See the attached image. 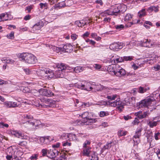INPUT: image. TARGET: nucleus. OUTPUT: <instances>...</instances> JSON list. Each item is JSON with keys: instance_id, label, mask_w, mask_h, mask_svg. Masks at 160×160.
<instances>
[{"instance_id": "61", "label": "nucleus", "mask_w": 160, "mask_h": 160, "mask_svg": "<svg viewBox=\"0 0 160 160\" xmlns=\"http://www.w3.org/2000/svg\"><path fill=\"white\" fill-rule=\"evenodd\" d=\"M106 11L107 13L108 14V15H113V13H112V8Z\"/></svg>"}, {"instance_id": "33", "label": "nucleus", "mask_w": 160, "mask_h": 160, "mask_svg": "<svg viewBox=\"0 0 160 160\" xmlns=\"http://www.w3.org/2000/svg\"><path fill=\"white\" fill-rule=\"evenodd\" d=\"M146 15L145 10L144 9H142L138 12V16L140 18H141Z\"/></svg>"}, {"instance_id": "57", "label": "nucleus", "mask_w": 160, "mask_h": 160, "mask_svg": "<svg viewBox=\"0 0 160 160\" xmlns=\"http://www.w3.org/2000/svg\"><path fill=\"white\" fill-rule=\"evenodd\" d=\"M93 67L96 69L99 70L101 68L102 66L99 64H94Z\"/></svg>"}, {"instance_id": "63", "label": "nucleus", "mask_w": 160, "mask_h": 160, "mask_svg": "<svg viewBox=\"0 0 160 160\" xmlns=\"http://www.w3.org/2000/svg\"><path fill=\"white\" fill-rule=\"evenodd\" d=\"M90 34V33L88 32H86L85 33H84L82 35V37L83 38H85V37H88Z\"/></svg>"}, {"instance_id": "49", "label": "nucleus", "mask_w": 160, "mask_h": 160, "mask_svg": "<svg viewBox=\"0 0 160 160\" xmlns=\"http://www.w3.org/2000/svg\"><path fill=\"white\" fill-rule=\"evenodd\" d=\"M78 37V35L75 33H72L71 36V38L73 41L77 39Z\"/></svg>"}, {"instance_id": "48", "label": "nucleus", "mask_w": 160, "mask_h": 160, "mask_svg": "<svg viewBox=\"0 0 160 160\" xmlns=\"http://www.w3.org/2000/svg\"><path fill=\"white\" fill-rule=\"evenodd\" d=\"M4 60L6 62V63L9 64H13L14 62V61L11 59L7 58Z\"/></svg>"}, {"instance_id": "21", "label": "nucleus", "mask_w": 160, "mask_h": 160, "mask_svg": "<svg viewBox=\"0 0 160 160\" xmlns=\"http://www.w3.org/2000/svg\"><path fill=\"white\" fill-rule=\"evenodd\" d=\"M112 143V142H107V144L103 146L101 152L102 153L106 149H109L112 146L111 144Z\"/></svg>"}, {"instance_id": "12", "label": "nucleus", "mask_w": 160, "mask_h": 160, "mask_svg": "<svg viewBox=\"0 0 160 160\" xmlns=\"http://www.w3.org/2000/svg\"><path fill=\"white\" fill-rule=\"evenodd\" d=\"M42 22L39 21L34 25L32 27L33 32L36 33L37 31L39 30L43 27Z\"/></svg>"}, {"instance_id": "24", "label": "nucleus", "mask_w": 160, "mask_h": 160, "mask_svg": "<svg viewBox=\"0 0 160 160\" xmlns=\"http://www.w3.org/2000/svg\"><path fill=\"white\" fill-rule=\"evenodd\" d=\"M159 121V120L157 121H149L148 123L147 124L150 128H153L157 125V123Z\"/></svg>"}, {"instance_id": "62", "label": "nucleus", "mask_w": 160, "mask_h": 160, "mask_svg": "<svg viewBox=\"0 0 160 160\" xmlns=\"http://www.w3.org/2000/svg\"><path fill=\"white\" fill-rule=\"evenodd\" d=\"M58 0H48L49 2L50 5H52L57 2Z\"/></svg>"}, {"instance_id": "29", "label": "nucleus", "mask_w": 160, "mask_h": 160, "mask_svg": "<svg viewBox=\"0 0 160 160\" xmlns=\"http://www.w3.org/2000/svg\"><path fill=\"white\" fill-rule=\"evenodd\" d=\"M79 116H81V117L82 118L86 119L87 120L89 118H90L89 116V113L88 112H85L82 113L81 115L80 114Z\"/></svg>"}, {"instance_id": "35", "label": "nucleus", "mask_w": 160, "mask_h": 160, "mask_svg": "<svg viewBox=\"0 0 160 160\" xmlns=\"http://www.w3.org/2000/svg\"><path fill=\"white\" fill-rule=\"evenodd\" d=\"M96 119L92 118H89L86 122H85V123H86V124H91V123L95 122H96Z\"/></svg>"}, {"instance_id": "43", "label": "nucleus", "mask_w": 160, "mask_h": 160, "mask_svg": "<svg viewBox=\"0 0 160 160\" xmlns=\"http://www.w3.org/2000/svg\"><path fill=\"white\" fill-rule=\"evenodd\" d=\"M27 142L25 141H23L22 142H20L18 143V145L19 146L23 147H26L27 146Z\"/></svg>"}, {"instance_id": "34", "label": "nucleus", "mask_w": 160, "mask_h": 160, "mask_svg": "<svg viewBox=\"0 0 160 160\" xmlns=\"http://www.w3.org/2000/svg\"><path fill=\"white\" fill-rule=\"evenodd\" d=\"M83 70V68L80 66H78L75 67L74 69V71L76 73H79L82 71Z\"/></svg>"}, {"instance_id": "55", "label": "nucleus", "mask_w": 160, "mask_h": 160, "mask_svg": "<svg viewBox=\"0 0 160 160\" xmlns=\"http://www.w3.org/2000/svg\"><path fill=\"white\" fill-rule=\"evenodd\" d=\"M76 123L78 125H83L84 123H86L85 122H83L81 120H77L76 121Z\"/></svg>"}, {"instance_id": "58", "label": "nucleus", "mask_w": 160, "mask_h": 160, "mask_svg": "<svg viewBox=\"0 0 160 160\" xmlns=\"http://www.w3.org/2000/svg\"><path fill=\"white\" fill-rule=\"evenodd\" d=\"M5 13H3L0 14V22L2 21H5L3 19H4V17H5Z\"/></svg>"}, {"instance_id": "15", "label": "nucleus", "mask_w": 160, "mask_h": 160, "mask_svg": "<svg viewBox=\"0 0 160 160\" xmlns=\"http://www.w3.org/2000/svg\"><path fill=\"white\" fill-rule=\"evenodd\" d=\"M63 49L65 52H70L72 50V46L70 44H67L63 46Z\"/></svg>"}, {"instance_id": "10", "label": "nucleus", "mask_w": 160, "mask_h": 160, "mask_svg": "<svg viewBox=\"0 0 160 160\" xmlns=\"http://www.w3.org/2000/svg\"><path fill=\"white\" fill-rule=\"evenodd\" d=\"M43 72V76L45 77L46 79L52 78L54 77V72L53 71L50 69H46Z\"/></svg>"}, {"instance_id": "52", "label": "nucleus", "mask_w": 160, "mask_h": 160, "mask_svg": "<svg viewBox=\"0 0 160 160\" xmlns=\"http://www.w3.org/2000/svg\"><path fill=\"white\" fill-rule=\"evenodd\" d=\"M47 156L50 157V158H53L55 156V154L52 151H50L48 153Z\"/></svg>"}, {"instance_id": "31", "label": "nucleus", "mask_w": 160, "mask_h": 160, "mask_svg": "<svg viewBox=\"0 0 160 160\" xmlns=\"http://www.w3.org/2000/svg\"><path fill=\"white\" fill-rule=\"evenodd\" d=\"M6 16L3 19L4 20L7 21L11 20L13 18V17L10 12L6 13H5Z\"/></svg>"}, {"instance_id": "3", "label": "nucleus", "mask_w": 160, "mask_h": 160, "mask_svg": "<svg viewBox=\"0 0 160 160\" xmlns=\"http://www.w3.org/2000/svg\"><path fill=\"white\" fill-rule=\"evenodd\" d=\"M58 70L54 72V76L56 78H62L64 77V71L67 68L66 65L63 63L58 64L57 65Z\"/></svg>"}, {"instance_id": "50", "label": "nucleus", "mask_w": 160, "mask_h": 160, "mask_svg": "<svg viewBox=\"0 0 160 160\" xmlns=\"http://www.w3.org/2000/svg\"><path fill=\"white\" fill-rule=\"evenodd\" d=\"M46 139V140L47 141V142H48V144L49 142L53 140H54V138H51V137L49 136H47L46 137H45Z\"/></svg>"}, {"instance_id": "2", "label": "nucleus", "mask_w": 160, "mask_h": 160, "mask_svg": "<svg viewBox=\"0 0 160 160\" xmlns=\"http://www.w3.org/2000/svg\"><path fill=\"white\" fill-rule=\"evenodd\" d=\"M117 97L118 95L116 94L111 95L109 93H108L104 96L105 98H107L109 100L108 102L109 105L112 107H115L117 106H120L121 104V102L120 98H117L114 101L111 102L112 101L115 100Z\"/></svg>"}, {"instance_id": "6", "label": "nucleus", "mask_w": 160, "mask_h": 160, "mask_svg": "<svg viewBox=\"0 0 160 160\" xmlns=\"http://www.w3.org/2000/svg\"><path fill=\"white\" fill-rule=\"evenodd\" d=\"M142 130V129H139L138 131L136 132L135 134L133 136V140L134 142L133 145L134 146H137L140 142L139 137L141 135V132Z\"/></svg>"}, {"instance_id": "32", "label": "nucleus", "mask_w": 160, "mask_h": 160, "mask_svg": "<svg viewBox=\"0 0 160 160\" xmlns=\"http://www.w3.org/2000/svg\"><path fill=\"white\" fill-rule=\"evenodd\" d=\"M117 55H113L110 59L108 60V62L113 64H115V59L116 58Z\"/></svg>"}, {"instance_id": "56", "label": "nucleus", "mask_w": 160, "mask_h": 160, "mask_svg": "<svg viewBox=\"0 0 160 160\" xmlns=\"http://www.w3.org/2000/svg\"><path fill=\"white\" fill-rule=\"evenodd\" d=\"M48 150L47 149H43L42 150V156H45L47 155L48 153Z\"/></svg>"}, {"instance_id": "64", "label": "nucleus", "mask_w": 160, "mask_h": 160, "mask_svg": "<svg viewBox=\"0 0 160 160\" xmlns=\"http://www.w3.org/2000/svg\"><path fill=\"white\" fill-rule=\"evenodd\" d=\"M153 68L156 71H158L159 70H160V65H158L155 66L153 67Z\"/></svg>"}, {"instance_id": "28", "label": "nucleus", "mask_w": 160, "mask_h": 160, "mask_svg": "<svg viewBox=\"0 0 160 160\" xmlns=\"http://www.w3.org/2000/svg\"><path fill=\"white\" fill-rule=\"evenodd\" d=\"M149 88L148 87L144 88L140 87L139 88L138 92L140 93H143L149 90Z\"/></svg>"}, {"instance_id": "47", "label": "nucleus", "mask_w": 160, "mask_h": 160, "mask_svg": "<svg viewBox=\"0 0 160 160\" xmlns=\"http://www.w3.org/2000/svg\"><path fill=\"white\" fill-rule=\"evenodd\" d=\"M39 5L41 9H42L43 8H45L46 9H47L48 4L46 2L45 3H41L39 4Z\"/></svg>"}, {"instance_id": "1", "label": "nucleus", "mask_w": 160, "mask_h": 160, "mask_svg": "<svg viewBox=\"0 0 160 160\" xmlns=\"http://www.w3.org/2000/svg\"><path fill=\"white\" fill-rule=\"evenodd\" d=\"M18 57L26 63L30 64H34L37 61L36 57L31 53H23L18 55Z\"/></svg>"}, {"instance_id": "17", "label": "nucleus", "mask_w": 160, "mask_h": 160, "mask_svg": "<svg viewBox=\"0 0 160 160\" xmlns=\"http://www.w3.org/2000/svg\"><path fill=\"white\" fill-rule=\"evenodd\" d=\"M91 147L83 148L82 155L84 156H89L91 152Z\"/></svg>"}, {"instance_id": "41", "label": "nucleus", "mask_w": 160, "mask_h": 160, "mask_svg": "<svg viewBox=\"0 0 160 160\" xmlns=\"http://www.w3.org/2000/svg\"><path fill=\"white\" fill-rule=\"evenodd\" d=\"M91 144V142L89 140H86V141L83 144V148H88L90 147L89 146Z\"/></svg>"}, {"instance_id": "19", "label": "nucleus", "mask_w": 160, "mask_h": 160, "mask_svg": "<svg viewBox=\"0 0 160 160\" xmlns=\"http://www.w3.org/2000/svg\"><path fill=\"white\" fill-rule=\"evenodd\" d=\"M89 156V159L90 160H99V157H98V154L95 152L91 153Z\"/></svg>"}, {"instance_id": "14", "label": "nucleus", "mask_w": 160, "mask_h": 160, "mask_svg": "<svg viewBox=\"0 0 160 160\" xmlns=\"http://www.w3.org/2000/svg\"><path fill=\"white\" fill-rule=\"evenodd\" d=\"M141 44L142 46L148 48H151L152 46V44L151 43V40L148 39H145L143 41H141Z\"/></svg>"}, {"instance_id": "22", "label": "nucleus", "mask_w": 160, "mask_h": 160, "mask_svg": "<svg viewBox=\"0 0 160 160\" xmlns=\"http://www.w3.org/2000/svg\"><path fill=\"white\" fill-rule=\"evenodd\" d=\"M19 149H20V148L17 146V149L15 150L14 157H20L23 154V152L20 150H19Z\"/></svg>"}, {"instance_id": "45", "label": "nucleus", "mask_w": 160, "mask_h": 160, "mask_svg": "<svg viewBox=\"0 0 160 160\" xmlns=\"http://www.w3.org/2000/svg\"><path fill=\"white\" fill-rule=\"evenodd\" d=\"M130 14H127L125 18V21L126 22V23L127 22V23H130Z\"/></svg>"}, {"instance_id": "53", "label": "nucleus", "mask_w": 160, "mask_h": 160, "mask_svg": "<svg viewBox=\"0 0 160 160\" xmlns=\"http://www.w3.org/2000/svg\"><path fill=\"white\" fill-rule=\"evenodd\" d=\"M7 36L9 39H12L14 38V32H11L10 33L7 34Z\"/></svg>"}, {"instance_id": "44", "label": "nucleus", "mask_w": 160, "mask_h": 160, "mask_svg": "<svg viewBox=\"0 0 160 160\" xmlns=\"http://www.w3.org/2000/svg\"><path fill=\"white\" fill-rule=\"evenodd\" d=\"M3 106L7 108H11L10 101H6L3 103Z\"/></svg>"}, {"instance_id": "37", "label": "nucleus", "mask_w": 160, "mask_h": 160, "mask_svg": "<svg viewBox=\"0 0 160 160\" xmlns=\"http://www.w3.org/2000/svg\"><path fill=\"white\" fill-rule=\"evenodd\" d=\"M158 7L153 6L149 8L148 9V10H150L151 11H154L155 12H156L158 11Z\"/></svg>"}, {"instance_id": "39", "label": "nucleus", "mask_w": 160, "mask_h": 160, "mask_svg": "<svg viewBox=\"0 0 160 160\" xmlns=\"http://www.w3.org/2000/svg\"><path fill=\"white\" fill-rule=\"evenodd\" d=\"M115 64L118 63L120 62H123V59L122 58L118 56H117L116 58L115 59Z\"/></svg>"}, {"instance_id": "13", "label": "nucleus", "mask_w": 160, "mask_h": 160, "mask_svg": "<svg viewBox=\"0 0 160 160\" xmlns=\"http://www.w3.org/2000/svg\"><path fill=\"white\" fill-rule=\"evenodd\" d=\"M17 149V146H13L8 148L6 151V154H10L13 155L14 157L15 150Z\"/></svg>"}, {"instance_id": "40", "label": "nucleus", "mask_w": 160, "mask_h": 160, "mask_svg": "<svg viewBox=\"0 0 160 160\" xmlns=\"http://www.w3.org/2000/svg\"><path fill=\"white\" fill-rule=\"evenodd\" d=\"M109 113L108 112L101 111L99 113V116L100 117H103L109 115Z\"/></svg>"}, {"instance_id": "23", "label": "nucleus", "mask_w": 160, "mask_h": 160, "mask_svg": "<svg viewBox=\"0 0 160 160\" xmlns=\"http://www.w3.org/2000/svg\"><path fill=\"white\" fill-rule=\"evenodd\" d=\"M10 102L11 108H14L20 107V106L21 105V103L18 101H17L15 102L10 101Z\"/></svg>"}, {"instance_id": "46", "label": "nucleus", "mask_w": 160, "mask_h": 160, "mask_svg": "<svg viewBox=\"0 0 160 160\" xmlns=\"http://www.w3.org/2000/svg\"><path fill=\"white\" fill-rule=\"evenodd\" d=\"M155 153H156L158 158L160 159V148H156L155 150Z\"/></svg>"}, {"instance_id": "8", "label": "nucleus", "mask_w": 160, "mask_h": 160, "mask_svg": "<svg viewBox=\"0 0 160 160\" xmlns=\"http://www.w3.org/2000/svg\"><path fill=\"white\" fill-rule=\"evenodd\" d=\"M90 89H92V90L93 89L95 91H101L102 90H108L109 89L106 87L101 85L100 84H93L92 87H90Z\"/></svg>"}, {"instance_id": "36", "label": "nucleus", "mask_w": 160, "mask_h": 160, "mask_svg": "<svg viewBox=\"0 0 160 160\" xmlns=\"http://www.w3.org/2000/svg\"><path fill=\"white\" fill-rule=\"evenodd\" d=\"M90 83L88 82H85V90L88 91H91L92 90V89L90 88V87H92L90 86Z\"/></svg>"}, {"instance_id": "26", "label": "nucleus", "mask_w": 160, "mask_h": 160, "mask_svg": "<svg viewBox=\"0 0 160 160\" xmlns=\"http://www.w3.org/2000/svg\"><path fill=\"white\" fill-rule=\"evenodd\" d=\"M119 6H115L112 7V13H113V15H116V13H117L119 12L120 10L119 9Z\"/></svg>"}, {"instance_id": "59", "label": "nucleus", "mask_w": 160, "mask_h": 160, "mask_svg": "<svg viewBox=\"0 0 160 160\" xmlns=\"http://www.w3.org/2000/svg\"><path fill=\"white\" fill-rule=\"evenodd\" d=\"M75 24L79 27H83L84 26V24H82V22L80 21H77L75 22Z\"/></svg>"}, {"instance_id": "7", "label": "nucleus", "mask_w": 160, "mask_h": 160, "mask_svg": "<svg viewBox=\"0 0 160 160\" xmlns=\"http://www.w3.org/2000/svg\"><path fill=\"white\" fill-rule=\"evenodd\" d=\"M39 92L41 95L48 97H51L54 95L51 90L45 88H41L39 89Z\"/></svg>"}, {"instance_id": "42", "label": "nucleus", "mask_w": 160, "mask_h": 160, "mask_svg": "<svg viewBox=\"0 0 160 160\" xmlns=\"http://www.w3.org/2000/svg\"><path fill=\"white\" fill-rule=\"evenodd\" d=\"M127 132L123 130H120L118 132V135L120 136L125 135L126 134Z\"/></svg>"}, {"instance_id": "25", "label": "nucleus", "mask_w": 160, "mask_h": 160, "mask_svg": "<svg viewBox=\"0 0 160 160\" xmlns=\"http://www.w3.org/2000/svg\"><path fill=\"white\" fill-rule=\"evenodd\" d=\"M74 86L78 88L85 90V82L84 83L82 82L76 83H75Z\"/></svg>"}, {"instance_id": "11", "label": "nucleus", "mask_w": 160, "mask_h": 160, "mask_svg": "<svg viewBox=\"0 0 160 160\" xmlns=\"http://www.w3.org/2000/svg\"><path fill=\"white\" fill-rule=\"evenodd\" d=\"M111 50L113 51H118L122 48L121 43L119 42H114L111 44L109 46Z\"/></svg>"}, {"instance_id": "16", "label": "nucleus", "mask_w": 160, "mask_h": 160, "mask_svg": "<svg viewBox=\"0 0 160 160\" xmlns=\"http://www.w3.org/2000/svg\"><path fill=\"white\" fill-rule=\"evenodd\" d=\"M71 2V1H68L66 2V3L65 2H59L57 5H56V7L60 8H64L66 6H69L71 5L70 4H68V2Z\"/></svg>"}, {"instance_id": "20", "label": "nucleus", "mask_w": 160, "mask_h": 160, "mask_svg": "<svg viewBox=\"0 0 160 160\" xmlns=\"http://www.w3.org/2000/svg\"><path fill=\"white\" fill-rule=\"evenodd\" d=\"M38 140V143L41 145H42L48 144V142H47V141L46 140L45 137H40Z\"/></svg>"}, {"instance_id": "9", "label": "nucleus", "mask_w": 160, "mask_h": 160, "mask_svg": "<svg viewBox=\"0 0 160 160\" xmlns=\"http://www.w3.org/2000/svg\"><path fill=\"white\" fill-rule=\"evenodd\" d=\"M12 135L18 138H21L22 139H27L28 138V137L26 135H24L20 131H12L11 132Z\"/></svg>"}, {"instance_id": "27", "label": "nucleus", "mask_w": 160, "mask_h": 160, "mask_svg": "<svg viewBox=\"0 0 160 160\" xmlns=\"http://www.w3.org/2000/svg\"><path fill=\"white\" fill-rule=\"evenodd\" d=\"M121 68V67L118 64L114 65L113 70H110V72H113L114 74L115 75L116 73L119 71Z\"/></svg>"}, {"instance_id": "38", "label": "nucleus", "mask_w": 160, "mask_h": 160, "mask_svg": "<svg viewBox=\"0 0 160 160\" xmlns=\"http://www.w3.org/2000/svg\"><path fill=\"white\" fill-rule=\"evenodd\" d=\"M148 113L147 111L144 112L143 114L141 115H139L138 116V118L140 119H142L144 118H145L148 116Z\"/></svg>"}, {"instance_id": "60", "label": "nucleus", "mask_w": 160, "mask_h": 160, "mask_svg": "<svg viewBox=\"0 0 160 160\" xmlns=\"http://www.w3.org/2000/svg\"><path fill=\"white\" fill-rule=\"evenodd\" d=\"M131 103L132 105H134L136 103L135 98V97H132L131 98Z\"/></svg>"}, {"instance_id": "4", "label": "nucleus", "mask_w": 160, "mask_h": 160, "mask_svg": "<svg viewBox=\"0 0 160 160\" xmlns=\"http://www.w3.org/2000/svg\"><path fill=\"white\" fill-rule=\"evenodd\" d=\"M42 106L44 108H54L56 106V101L51 99H47L43 101Z\"/></svg>"}, {"instance_id": "51", "label": "nucleus", "mask_w": 160, "mask_h": 160, "mask_svg": "<svg viewBox=\"0 0 160 160\" xmlns=\"http://www.w3.org/2000/svg\"><path fill=\"white\" fill-rule=\"evenodd\" d=\"M8 126L9 125L7 124H5L3 122H0V128H4V127L8 128Z\"/></svg>"}, {"instance_id": "5", "label": "nucleus", "mask_w": 160, "mask_h": 160, "mask_svg": "<svg viewBox=\"0 0 160 160\" xmlns=\"http://www.w3.org/2000/svg\"><path fill=\"white\" fill-rule=\"evenodd\" d=\"M153 101L152 99L150 98L144 99L139 102L138 107L139 108H147L149 105L151 104L152 102Z\"/></svg>"}, {"instance_id": "30", "label": "nucleus", "mask_w": 160, "mask_h": 160, "mask_svg": "<svg viewBox=\"0 0 160 160\" xmlns=\"http://www.w3.org/2000/svg\"><path fill=\"white\" fill-rule=\"evenodd\" d=\"M68 137L70 141H75L77 140L76 136L75 134L70 133L68 135Z\"/></svg>"}, {"instance_id": "54", "label": "nucleus", "mask_w": 160, "mask_h": 160, "mask_svg": "<svg viewBox=\"0 0 160 160\" xmlns=\"http://www.w3.org/2000/svg\"><path fill=\"white\" fill-rule=\"evenodd\" d=\"M115 27L117 29L121 30L124 28V26L122 24H121L119 25H115Z\"/></svg>"}, {"instance_id": "18", "label": "nucleus", "mask_w": 160, "mask_h": 160, "mask_svg": "<svg viewBox=\"0 0 160 160\" xmlns=\"http://www.w3.org/2000/svg\"><path fill=\"white\" fill-rule=\"evenodd\" d=\"M126 73L125 70L121 67L119 71L116 73L115 75L118 77H121L125 75Z\"/></svg>"}]
</instances>
